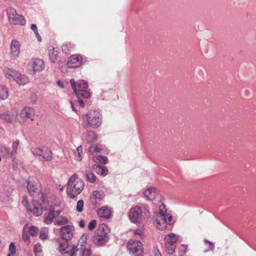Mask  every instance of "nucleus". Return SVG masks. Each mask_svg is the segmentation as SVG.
Listing matches in <instances>:
<instances>
[{
	"label": "nucleus",
	"instance_id": "55",
	"mask_svg": "<svg viewBox=\"0 0 256 256\" xmlns=\"http://www.w3.org/2000/svg\"><path fill=\"white\" fill-rule=\"evenodd\" d=\"M54 216H56L59 215L61 213V212H62V210H56L55 208H54Z\"/></svg>",
	"mask_w": 256,
	"mask_h": 256
},
{
	"label": "nucleus",
	"instance_id": "17",
	"mask_svg": "<svg viewBox=\"0 0 256 256\" xmlns=\"http://www.w3.org/2000/svg\"><path fill=\"white\" fill-rule=\"evenodd\" d=\"M48 58L50 62L55 63L57 60V56L58 54V48H54L52 46L48 47Z\"/></svg>",
	"mask_w": 256,
	"mask_h": 256
},
{
	"label": "nucleus",
	"instance_id": "33",
	"mask_svg": "<svg viewBox=\"0 0 256 256\" xmlns=\"http://www.w3.org/2000/svg\"><path fill=\"white\" fill-rule=\"evenodd\" d=\"M28 232L32 236H36L38 234V228L34 226H27Z\"/></svg>",
	"mask_w": 256,
	"mask_h": 256
},
{
	"label": "nucleus",
	"instance_id": "6",
	"mask_svg": "<svg viewBox=\"0 0 256 256\" xmlns=\"http://www.w3.org/2000/svg\"><path fill=\"white\" fill-rule=\"evenodd\" d=\"M8 20L10 24L14 25H25L26 22L24 17L17 14L15 10L10 8L8 10Z\"/></svg>",
	"mask_w": 256,
	"mask_h": 256
},
{
	"label": "nucleus",
	"instance_id": "45",
	"mask_svg": "<svg viewBox=\"0 0 256 256\" xmlns=\"http://www.w3.org/2000/svg\"><path fill=\"white\" fill-rule=\"evenodd\" d=\"M27 226H28V225L26 224L24 226L23 230H22V238L24 240H28L29 239V236L26 233Z\"/></svg>",
	"mask_w": 256,
	"mask_h": 256
},
{
	"label": "nucleus",
	"instance_id": "21",
	"mask_svg": "<svg viewBox=\"0 0 256 256\" xmlns=\"http://www.w3.org/2000/svg\"><path fill=\"white\" fill-rule=\"evenodd\" d=\"M93 170L97 174L102 176H106L108 172L107 168L100 165L94 166Z\"/></svg>",
	"mask_w": 256,
	"mask_h": 256
},
{
	"label": "nucleus",
	"instance_id": "51",
	"mask_svg": "<svg viewBox=\"0 0 256 256\" xmlns=\"http://www.w3.org/2000/svg\"><path fill=\"white\" fill-rule=\"evenodd\" d=\"M70 82L74 93H76V91L78 90L77 84L76 85V82L74 80H71Z\"/></svg>",
	"mask_w": 256,
	"mask_h": 256
},
{
	"label": "nucleus",
	"instance_id": "16",
	"mask_svg": "<svg viewBox=\"0 0 256 256\" xmlns=\"http://www.w3.org/2000/svg\"><path fill=\"white\" fill-rule=\"evenodd\" d=\"M144 194L148 200H152L156 198L158 192L155 188H149L144 191Z\"/></svg>",
	"mask_w": 256,
	"mask_h": 256
},
{
	"label": "nucleus",
	"instance_id": "7",
	"mask_svg": "<svg viewBox=\"0 0 256 256\" xmlns=\"http://www.w3.org/2000/svg\"><path fill=\"white\" fill-rule=\"evenodd\" d=\"M59 247L60 252L61 254H68L70 256H75L78 250V246L76 245L70 246L67 240L60 244Z\"/></svg>",
	"mask_w": 256,
	"mask_h": 256
},
{
	"label": "nucleus",
	"instance_id": "60",
	"mask_svg": "<svg viewBox=\"0 0 256 256\" xmlns=\"http://www.w3.org/2000/svg\"><path fill=\"white\" fill-rule=\"evenodd\" d=\"M155 256H162L158 250L155 252Z\"/></svg>",
	"mask_w": 256,
	"mask_h": 256
},
{
	"label": "nucleus",
	"instance_id": "46",
	"mask_svg": "<svg viewBox=\"0 0 256 256\" xmlns=\"http://www.w3.org/2000/svg\"><path fill=\"white\" fill-rule=\"evenodd\" d=\"M134 234L138 235L140 236L141 238H142L144 236V229L143 228L136 229L134 230Z\"/></svg>",
	"mask_w": 256,
	"mask_h": 256
},
{
	"label": "nucleus",
	"instance_id": "20",
	"mask_svg": "<svg viewBox=\"0 0 256 256\" xmlns=\"http://www.w3.org/2000/svg\"><path fill=\"white\" fill-rule=\"evenodd\" d=\"M109 232V229L108 226L104 224H101L99 225L94 234L103 236L106 234V236H108Z\"/></svg>",
	"mask_w": 256,
	"mask_h": 256
},
{
	"label": "nucleus",
	"instance_id": "37",
	"mask_svg": "<svg viewBox=\"0 0 256 256\" xmlns=\"http://www.w3.org/2000/svg\"><path fill=\"white\" fill-rule=\"evenodd\" d=\"M68 222V220L65 217H60L56 220V224L58 226H62Z\"/></svg>",
	"mask_w": 256,
	"mask_h": 256
},
{
	"label": "nucleus",
	"instance_id": "18",
	"mask_svg": "<svg viewBox=\"0 0 256 256\" xmlns=\"http://www.w3.org/2000/svg\"><path fill=\"white\" fill-rule=\"evenodd\" d=\"M98 216L100 218H108L111 216L112 212L108 206H102L97 210Z\"/></svg>",
	"mask_w": 256,
	"mask_h": 256
},
{
	"label": "nucleus",
	"instance_id": "32",
	"mask_svg": "<svg viewBox=\"0 0 256 256\" xmlns=\"http://www.w3.org/2000/svg\"><path fill=\"white\" fill-rule=\"evenodd\" d=\"M78 90H86L88 88V83L84 80H80L77 82Z\"/></svg>",
	"mask_w": 256,
	"mask_h": 256
},
{
	"label": "nucleus",
	"instance_id": "48",
	"mask_svg": "<svg viewBox=\"0 0 256 256\" xmlns=\"http://www.w3.org/2000/svg\"><path fill=\"white\" fill-rule=\"evenodd\" d=\"M8 252L9 253L16 254V246L14 242H11L9 245L8 248Z\"/></svg>",
	"mask_w": 256,
	"mask_h": 256
},
{
	"label": "nucleus",
	"instance_id": "58",
	"mask_svg": "<svg viewBox=\"0 0 256 256\" xmlns=\"http://www.w3.org/2000/svg\"><path fill=\"white\" fill-rule=\"evenodd\" d=\"M34 34H36V38H38V40L39 42H41V40H42V38H41V37H40V34H39L38 32H36V33H34Z\"/></svg>",
	"mask_w": 256,
	"mask_h": 256
},
{
	"label": "nucleus",
	"instance_id": "31",
	"mask_svg": "<svg viewBox=\"0 0 256 256\" xmlns=\"http://www.w3.org/2000/svg\"><path fill=\"white\" fill-rule=\"evenodd\" d=\"M86 180L90 183H94L96 181V176L94 174L90 171L86 172Z\"/></svg>",
	"mask_w": 256,
	"mask_h": 256
},
{
	"label": "nucleus",
	"instance_id": "61",
	"mask_svg": "<svg viewBox=\"0 0 256 256\" xmlns=\"http://www.w3.org/2000/svg\"><path fill=\"white\" fill-rule=\"evenodd\" d=\"M57 83L62 88H64L63 84H62L60 81H58Z\"/></svg>",
	"mask_w": 256,
	"mask_h": 256
},
{
	"label": "nucleus",
	"instance_id": "29",
	"mask_svg": "<svg viewBox=\"0 0 256 256\" xmlns=\"http://www.w3.org/2000/svg\"><path fill=\"white\" fill-rule=\"evenodd\" d=\"M32 204L34 206L33 210L34 214L37 216L42 215V211L40 205L38 203H36V202L34 200L33 201Z\"/></svg>",
	"mask_w": 256,
	"mask_h": 256
},
{
	"label": "nucleus",
	"instance_id": "38",
	"mask_svg": "<svg viewBox=\"0 0 256 256\" xmlns=\"http://www.w3.org/2000/svg\"><path fill=\"white\" fill-rule=\"evenodd\" d=\"M19 144H20V141L18 140H16L13 142L12 145V152H11L12 155H13L16 153L17 148H18Z\"/></svg>",
	"mask_w": 256,
	"mask_h": 256
},
{
	"label": "nucleus",
	"instance_id": "54",
	"mask_svg": "<svg viewBox=\"0 0 256 256\" xmlns=\"http://www.w3.org/2000/svg\"><path fill=\"white\" fill-rule=\"evenodd\" d=\"M86 236H83L80 238V240H78V244H82V243H84L86 242Z\"/></svg>",
	"mask_w": 256,
	"mask_h": 256
},
{
	"label": "nucleus",
	"instance_id": "42",
	"mask_svg": "<svg viewBox=\"0 0 256 256\" xmlns=\"http://www.w3.org/2000/svg\"><path fill=\"white\" fill-rule=\"evenodd\" d=\"M84 201L82 200H79L76 204V210L78 212H82L83 211Z\"/></svg>",
	"mask_w": 256,
	"mask_h": 256
},
{
	"label": "nucleus",
	"instance_id": "8",
	"mask_svg": "<svg viewBox=\"0 0 256 256\" xmlns=\"http://www.w3.org/2000/svg\"><path fill=\"white\" fill-rule=\"evenodd\" d=\"M82 62V56L78 54H74L70 56L66 64L68 68H76L80 66Z\"/></svg>",
	"mask_w": 256,
	"mask_h": 256
},
{
	"label": "nucleus",
	"instance_id": "57",
	"mask_svg": "<svg viewBox=\"0 0 256 256\" xmlns=\"http://www.w3.org/2000/svg\"><path fill=\"white\" fill-rule=\"evenodd\" d=\"M78 102L80 106L82 107L84 106V104L82 100H80V98H78Z\"/></svg>",
	"mask_w": 256,
	"mask_h": 256
},
{
	"label": "nucleus",
	"instance_id": "26",
	"mask_svg": "<svg viewBox=\"0 0 256 256\" xmlns=\"http://www.w3.org/2000/svg\"><path fill=\"white\" fill-rule=\"evenodd\" d=\"M75 94L78 98H88L90 95V92L86 90H78V91H76Z\"/></svg>",
	"mask_w": 256,
	"mask_h": 256
},
{
	"label": "nucleus",
	"instance_id": "12",
	"mask_svg": "<svg viewBox=\"0 0 256 256\" xmlns=\"http://www.w3.org/2000/svg\"><path fill=\"white\" fill-rule=\"evenodd\" d=\"M109 240L108 236H103L94 234L92 238V242L97 246H102L105 245Z\"/></svg>",
	"mask_w": 256,
	"mask_h": 256
},
{
	"label": "nucleus",
	"instance_id": "27",
	"mask_svg": "<svg viewBox=\"0 0 256 256\" xmlns=\"http://www.w3.org/2000/svg\"><path fill=\"white\" fill-rule=\"evenodd\" d=\"M165 248L168 254H172L175 251L176 245L165 242Z\"/></svg>",
	"mask_w": 256,
	"mask_h": 256
},
{
	"label": "nucleus",
	"instance_id": "44",
	"mask_svg": "<svg viewBox=\"0 0 256 256\" xmlns=\"http://www.w3.org/2000/svg\"><path fill=\"white\" fill-rule=\"evenodd\" d=\"M96 224H97V222H96V220H91L89 222L88 225V230H94L95 228L96 227Z\"/></svg>",
	"mask_w": 256,
	"mask_h": 256
},
{
	"label": "nucleus",
	"instance_id": "9",
	"mask_svg": "<svg viewBox=\"0 0 256 256\" xmlns=\"http://www.w3.org/2000/svg\"><path fill=\"white\" fill-rule=\"evenodd\" d=\"M74 230V228L70 225H66L62 227L60 231L62 238L65 240H71L73 237Z\"/></svg>",
	"mask_w": 256,
	"mask_h": 256
},
{
	"label": "nucleus",
	"instance_id": "43",
	"mask_svg": "<svg viewBox=\"0 0 256 256\" xmlns=\"http://www.w3.org/2000/svg\"><path fill=\"white\" fill-rule=\"evenodd\" d=\"M204 244L206 246H208V249H206L204 250L205 252L209 250H212V249L214 248V244L212 242L208 241V240H204Z\"/></svg>",
	"mask_w": 256,
	"mask_h": 256
},
{
	"label": "nucleus",
	"instance_id": "4",
	"mask_svg": "<svg viewBox=\"0 0 256 256\" xmlns=\"http://www.w3.org/2000/svg\"><path fill=\"white\" fill-rule=\"evenodd\" d=\"M144 215L148 216L149 212L144 206H135L130 210L128 216L130 220L134 223L140 222Z\"/></svg>",
	"mask_w": 256,
	"mask_h": 256
},
{
	"label": "nucleus",
	"instance_id": "50",
	"mask_svg": "<svg viewBox=\"0 0 256 256\" xmlns=\"http://www.w3.org/2000/svg\"><path fill=\"white\" fill-rule=\"evenodd\" d=\"M187 246L182 244L179 248V252L180 254H185L186 252Z\"/></svg>",
	"mask_w": 256,
	"mask_h": 256
},
{
	"label": "nucleus",
	"instance_id": "41",
	"mask_svg": "<svg viewBox=\"0 0 256 256\" xmlns=\"http://www.w3.org/2000/svg\"><path fill=\"white\" fill-rule=\"evenodd\" d=\"M72 48V47L70 44H64L62 46V52H64L65 54H67L70 52V48Z\"/></svg>",
	"mask_w": 256,
	"mask_h": 256
},
{
	"label": "nucleus",
	"instance_id": "2",
	"mask_svg": "<svg viewBox=\"0 0 256 256\" xmlns=\"http://www.w3.org/2000/svg\"><path fill=\"white\" fill-rule=\"evenodd\" d=\"M82 118L86 126L93 128H98L102 122V115L96 110L89 111Z\"/></svg>",
	"mask_w": 256,
	"mask_h": 256
},
{
	"label": "nucleus",
	"instance_id": "5",
	"mask_svg": "<svg viewBox=\"0 0 256 256\" xmlns=\"http://www.w3.org/2000/svg\"><path fill=\"white\" fill-rule=\"evenodd\" d=\"M5 76L10 80L16 81L19 85H24L28 82V78L25 75H22L14 70L6 68L4 70Z\"/></svg>",
	"mask_w": 256,
	"mask_h": 256
},
{
	"label": "nucleus",
	"instance_id": "19",
	"mask_svg": "<svg viewBox=\"0 0 256 256\" xmlns=\"http://www.w3.org/2000/svg\"><path fill=\"white\" fill-rule=\"evenodd\" d=\"M102 199V196L98 190L94 191L90 196V201L94 204H100Z\"/></svg>",
	"mask_w": 256,
	"mask_h": 256
},
{
	"label": "nucleus",
	"instance_id": "25",
	"mask_svg": "<svg viewBox=\"0 0 256 256\" xmlns=\"http://www.w3.org/2000/svg\"><path fill=\"white\" fill-rule=\"evenodd\" d=\"M178 236L174 234H168L164 238V241L168 242L171 244H174L176 245V242L178 241Z\"/></svg>",
	"mask_w": 256,
	"mask_h": 256
},
{
	"label": "nucleus",
	"instance_id": "30",
	"mask_svg": "<svg viewBox=\"0 0 256 256\" xmlns=\"http://www.w3.org/2000/svg\"><path fill=\"white\" fill-rule=\"evenodd\" d=\"M28 190L31 194L37 192V188L34 182H28Z\"/></svg>",
	"mask_w": 256,
	"mask_h": 256
},
{
	"label": "nucleus",
	"instance_id": "47",
	"mask_svg": "<svg viewBox=\"0 0 256 256\" xmlns=\"http://www.w3.org/2000/svg\"><path fill=\"white\" fill-rule=\"evenodd\" d=\"M22 203L23 205L28 210L32 212V209L30 208H29V206L28 204V200L27 199L26 196H23Z\"/></svg>",
	"mask_w": 256,
	"mask_h": 256
},
{
	"label": "nucleus",
	"instance_id": "62",
	"mask_svg": "<svg viewBox=\"0 0 256 256\" xmlns=\"http://www.w3.org/2000/svg\"><path fill=\"white\" fill-rule=\"evenodd\" d=\"M8 256H17L16 254L8 253Z\"/></svg>",
	"mask_w": 256,
	"mask_h": 256
},
{
	"label": "nucleus",
	"instance_id": "35",
	"mask_svg": "<svg viewBox=\"0 0 256 256\" xmlns=\"http://www.w3.org/2000/svg\"><path fill=\"white\" fill-rule=\"evenodd\" d=\"M94 160L96 162H100L101 164H106L107 162V158L101 156H94Z\"/></svg>",
	"mask_w": 256,
	"mask_h": 256
},
{
	"label": "nucleus",
	"instance_id": "23",
	"mask_svg": "<svg viewBox=\"0 0 256 256\" xmlns=\"http://www.w3.org/2000/svg\"><path fill=\"white\" fill-rule=\"evenodd\" d=\"M44 160L49 161L52 159V152L47 148H44V150L41 156Z\"/></svg>",
	"mask_w": 256,
	"mask_h": 256
},
{
	"label": "nucleus",
	"instance_id": "56",
	"mask_svg": "<svg viewBox=\"0 0 256 256\" xmlns=\"http://www.w3.org/2000/svg\"><path fill=\"white\" fill-rule=\"evenodd\" d=\"M85 226V222H84V220H81L80 222H79V226L82 228L84 226Z\"/></svg>",
	"mask_w": 256,
	"mask_h": 256
},
{
	"label": "nucleus",
	"instance_id": "53",
	"mask_svg": "<svg viewBox=\"0 0 256 256\" xmlns=\"http://www.w3.org/2000/svg\"><path fill=\"white\" fill-rule=\"evenodd\" d=\"M30 28L34 31V33L38 32L37 26L35 24H32L30 26Z\"/></svg>",
	"mask_w": 256,
	"mask_h": 256
},
{
	"label": "nucleus",
	"instance_id": "3",
	"mask_svg": "<svg viewBox=\"0 0 256 256\" xmlns=\"http://www.w3.org/2000/svg\"><path fill=\"white\" fill-rule=\"evenodd\" d=\"M166 210L165 206L162 204L159 208L158 212L154 213V224L158 229L162 230L166 228Z\"/></svg>",
	"mask_w": 256,
	"mask_h": 256
},
{
	"label": "nucleus",
	"instance_id": "63",
	"mask_svg": "<svg viewBox=\"0 0 256 256\" xmlns=\"http://www.w3.org/2000/svg\"><path fill=\"white\" fill-rule=\"evenodd\" d=\"M6 150L8 152V153H10V150H8V148H6Z\"/></svg>",
	"mask_w": 256,
	"mask_h": 256
},
{
	"label": "nucleus",
	"instance_id": "59",
	"mask_svg": "<svg viewBox=\"0 0 256 256\" xmlns=\"http://www.w3.org/2000/svg\"><path fill=\"white\" fill-rule=\"evenodd\" d=\"M70 104H71V106H72V110H73L74 112H78V111H77L76 109V108L74 107V103L72 102V101H70Z\"/></svg>",
	"mask_w": 256,
	"mask_h": 256
},
{
	"label": "nucleus",
	"instance_id": "28",
	"mask_svg": "<svg viewBox=\"0 0 256 256\" xmlns=\"http://www.w3.org/2000/svg\"><path fill=\"white\" fill-rule=\"evenodd\" d=\"M80 248H78L80 250L79 256H92L91 250L90 248H83V245H80Z\"/></svg>",
	"mask_w": 256,
	"mask_h": 256
},
{
	"label": "nucleus",
	"instance_id": "10",
	"mask_svg": "<svg viewBox=\"0 0 256 256\" xmlns=\"http://www.w3.org/2000/svg\"><path fill=\"white\" fill-rule=\"evenodd\" d=\"M28 66L32 69L34 74L42 70L44 67L43 60L40 58L32 59L28 63Z\"/></svg>",
	"mask_w": 256,
	"mask_h": 256
},
{
	"label": "nucleus",
	"instance_id": "15",
	"mask_svg": "<svg viewBox=\"0 0 256 256\" xmlns=\"http://www.w3.org/2000/svg\"><path fill=\"white\" fill-rule=\"evenodd\" d=\"M17 114L15 112H9L0 115V118L4 122H11L16 118Z\"/></svg>",
	"mask_w": 256,
	"mask_h": 256
},
{
	"label": "nucleus",
	"instance_id": "24",
	"mask_svg": "<svg viewBox=\"0 0 256 256\" xmlns=\"http://www.w3.org/2000/svg\"><path fill=\"white\" fill-rule=\"evenodd\" d=\"M8 96V88L0 84V100H4Z\"/></svg>",
	"mask_w": 256,
	"mask_h": 256
},
{
	"label": "nucleus",
	"instance_id": "36",
	"mask_svg": "<svg viewBox=\"0 0 256 256\" xmlns=\"http://www.w3.org/2000/svg\"><path fill=\"white\" fill-rule=\"evenodd\" d=\"M48 228L46 227L43 228L40 232V237L42 240L46 239L48 236Z\"/></svg>",
	"mask_w": 256,
	"mask_h": 256
},
{
	"label": "nucleus",
	"instance_id": "14",
	"mask_svg": "<svg viewBox=\"0 0 256 256\" xmlns=\"http://www.w3.org/2000/svg\"><path fill=\"white\" fill-rule=\"evenodd\" d=\"M55 217L54 206H50L48 212L44 214V222L46 224H51Z\"/></svg>",
	"mask_w": 256,
	"mask_h": 256
},
{
	"label": "nucleus",
	"instance_id": "39",
	"mask_svg": "<svg viewBox=\"0 0 256 256\" xmlns=\"http://www.w3.org/2000/svg\"><path fill=\"white\" fill-rule=\"evenodd\" d=\"M42 251V246L40 244H36L34 247V252L36 256H40Z\"/></svg>",
	"mask_w": 256,
	"mask_h": 256
},
{
	"label": "nucleus",
	"instance_id": "13",
	"mask_svg": "<svg viewBox=\"0 0 256 256\" xmlns=\"http://www.w3.org/2000/svg\"><path fill=\"white\" fill-rule=\"evenodd\" d=\"M20 43L16 40H12L10 44V54L14 57H18L20 54Z\"/></svg>",
	"mask_w": 256,
	"mask_h": 256
},
{
	"label": "nucleus",
	"instance_id": "34",
	"mask_svg": "<svg viewBox=\"0 0 256 256\" xmlns=\"http://www.w3.org/2000/svg\"><path fill=\"white\" fill-rule=\"evenodd\" d=\"M101 150V146L98 144L92 145L88 148V151L91 153L100 152Z\"/></svg>",
	"mask_w": 256,
	"mask_h": 256
},
{
	"label": "nucleus",
	"instance_id": "49",
	"mask_svg": "<svg viewBox=\"0 0 256 256\" xmlns=\"http://www.w3.org/2000/svg\"><path fill=\"white\" fill-rule=\"evenodd\" d=\"M166 225L168 224H172L174 223L172 216L171 215H170V214H167L166 213Z\"/></svg>",
	"mask_w": 256,
	"mask_h": 256
},
{
	"label": "nucleus",
	"instance_id": "22",
	"mask_svg": "<svg viewBox=\"0 0 256 256\" xmlns=\"http://www.w3.org/2000/svg\"><path fill=\"white\" fill-rule=\"evenodd\" d=\"M84 138L87 142H92L96 140L97 136L93 131H87L84 134Z\"/></svg>",
	"mask_w": 256,
	"mask_h": 256
},
{
	"label": "nucleus",
	"instance_id": "40",
	"mask_svg": "<svg viewBox=\"0 0 256 256\" xmlns=\"http://www.w3.org/2000/svg\"><path fill=\"white\" fill-rule=\"evenodd\" d=\"M44 148H35L32 150V154L35 156H41L43 152Z\"/></svg>",
	"mask_w": 256,
	"mask_h": 256
},
{
	"label": "nucleus",
	"instance_id": "52",
	"mask_svg": "<svg viewBox=\"0 0 256 256\" xmlns=\"http://www.w3.org/2000/svg\"><path fill=\"white\" fill-rule=\"evenodd\" d=\"M77 152L78 153V156L80 157V160H81L82 159V146H79L76 149Z\"/></svg>",
	"mask_w": 256,
	"mask_h": 256
},
{
	"label": "nucleus",
	"instance_id": "1",
	"mask_svg": "<svg viewBox=\"0 0 256 256\" xmlns=\"http://www.w3.org/2000/svg\"><path fill=\"white\" fill-rule=\"evenodd\" d=\"M84 183L82 180L78 178L76 174L71 176L68 182L66 191L71 198H74L80 194L84 190Z\"/></svg>",
	"mask_w": 256,
	"mask_h": 256
},
{
	"label": "nucleus",
	"instance_id": "64",
	"mask_svg": "<svg viewBox=\"0 0 256 256\" xmlns=\"http://www.w3.org/2000/svg\"><path fill=\"white\" fill-rule=\"evenodd\" d=\"M63 189H64V188H63V187H62V188H60V190H63Z\"/></svg>",
	"mask_w": 256,
	"mask_h": 256
},
{
	"label": "nucleus",
	"instance_id": "11",
	"mask_svg": "<svg viewBox=\"0 0 256 256\" xmlns=\"http://www.w3.org/2000/svg\"><path fill=\"white\" fill-rule=\"evenodd\" d=\"M34 115V112L32 108L30 107H26L21 110L19 116L23 121L27 118H30L32 120H33Z\"/></svg>",
	"mask_w": 256,
	"mask_h": 256
}]
</instances>
